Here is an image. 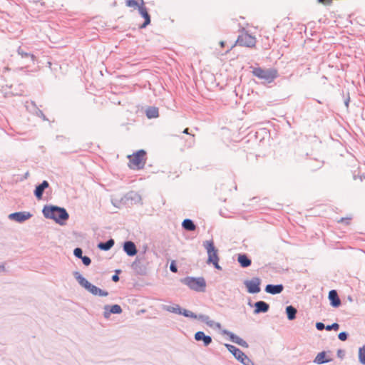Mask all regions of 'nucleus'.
<instances>
[{
    "mask_svg": "<svg viewBox=\"0 0 365 365\" xmlns=\"http://www.w3.org/2000/svg\"><path fill=\"white\" fill-rule=\"evenodd\" d=\"M145 155L146 152L143 149L128 155L129 163L133 165L130 168L137 170L143 168L145 164Z\"/></svg>",
    "mask_w": 365,
    "mask_h": 365,
    "instance_id": "obj_7",
    "label": "nucleus"
},
{
    "mask_svg": "<svg viewBox=\"0 0 365 365\" xmlns=\"http://www.w3.org/2000/svg\"><path fill=\"white\" fill-rule=\"evenodd\" d=\"M349 334L346 331H341L338 334V338L341 341H346L348 339Z\"/></svg>",
    "mask_w": 365,
    "mask_h": 365,
    "instance_id": "obj_35",
    "label": "nucleus"
},
{
    "mask_svg": "<svg viewBox=\"0 0 365 365\" xmlns=\"http://www.w3.org/2000/svg\"><path fill=\"white\" fill-rule=\"evenodd\" d=\"M123 309L118 304H113V305H106L104 307V312H103V317L106 319H108L111 314H119L122 313Z\"/></svg>",
    "mask_w": 365,
    "mask_h": 365,
    "instance_id": "obj_14",
    "label": "nucleus"
},
{
    "mask_svg": "<svg viewBox=\"0 0 365 365\" xmlns=\"http://www.w3.org/2000/svg\"><path fill=\"white\" fill-rule=\"evenodd\" d=\"M5 270V267L3 264L0 265V272H4Z\"/></svg>",
    "mask_w": 365,
    "mask_h": 365,
    "instance_id": "obj_45",
    "label": "nucleus"
},
{
    "mask_svg": "<svg viewBox=\"0 0 365 365\" xmlns=\"http://www.w3.org/2000/svg\"><path fill=\"white\" fill-rule=\"evenodd\" d=\"M25 107L29 112H30L33 114H34L35 113L37 112L36 110H38V108L37 107V106L34 101H31V102L26 101V104H25Z\"/></svg>",
    "mask_w": 365,
    "mask_h": 365,
    "instance_id": "obj_30",
    "label": "nucleus"
},
{
    "mask_svg": "<svg viewBox=\"0 0 365 365\" xmlns=\"http://www.w3.org/2000/svg\"><path fill=\"white\" fill-rule=\"evenodd\" d=\"M337 356L340 359H344L345 356V351L342 349H338L336 352Z\"/></svg>",
    "mask_w": 365,
    "mask_h": 365,
    "instance_id": "obj_42",
    "label": "nucleus"
},
{
    "mask_svg": "<svg viewBox=\"0 0 365 365\" xmlns=\"http://www.w3.org/2000/svg\"><path fill=\"white\" fill-rule=\"evenodd\" d=\"M222 333L224 334L227 335L230 338V340L232 342L235 343L244 348H248V346H249L248 343L246 341H245L243 339L237 336L235 334H234L228 330H225V329L222 331Z\"/></svg>",
    "mask_w": 365,
    "mask_h": 365,
    "instance_id": "obj_12",
    "label": "nucleus"
},
{
    "mask_svg": "<svg viewBox=\"0 0 365 365\" xmlns=\"http://www.w3.org/2000/svg\"><path fill=\"white\" fill-rule=\"evenodd\" d=\"M123 251L129 257H133L138 253V250L135 243L132 241L127 240L124 242L123 245Z\"/></svg>",
    "mask_w": 365,
    "mask_h": 365,
    "instance_id": "obj_15",
    "label": "nucleus"
},
{
    "mask_svg": "<svg viewBox=\"0 0 365 365\" xmlns=\"http://www.w3.org/2000/svg\"><path fill=\"white\" fill-rule=\"evenodd\" d=\"M73 255L76 257H77L78 259H81V257H83L82 249L80 247L75 248L73 250Z\"/></svg>",
    "mask_w": 365,
    "mask_h": 365,
    "instance_id": "obj_34",
    "label": "nucleus"
},
{
    "mask_svg": "<svg viewBox=\"0 0 365 365\" xmlns=\"http://www.w3.org/2000/svg\"><path fill=\"white\" fill-rule=\"evenodd\" d=\"M236 43L241 46L252 47L256 43V39L252 36L245 34L238 36Z\"/></svg>",
    "mask_w": 365,
    "mask_h": 365,
    "instance_id": "obj_9",
    "label": "nucleus"
},
{
    "mask_svg": "<svg viewBox=\"0 0 365 365\" xmlns=\"http://www.w3.org/2000/svg\"><path fill=\"white\" fill-rule=\"evenodd\" d=\"M317 101L319 103H322L321 102V101H319V100H317Z\"/></svg>",
    "mask_w": 365,
    "mask_h": 365,
    "instance_id": "obj_50",
    "label": "nucleus"
},
{
    "mask_svg": "<svg viewBox=\"0 0 365 365\" xmlns=\"http://www.w3.org/2000/svg\"><path fill=\"white\" fill-rule=\"evenodd\" d=\"M225 44V43L224 41H221V42H220V46H221L222 47H224Z\"/></svg>",
    "mask_w": 365,
    "mask_h": 365,
    "instance_id": "obj_48",
    "label": "nucleus"
},
{
    "mask_svg": "<svg viewBox=\"0 0 365 365\" xmlns=\"http://www.w3.org/2000/svg\"><path fill=\"white\" fill-rule=\"evenodd\" d=\"M225 346L227 349V350L232 354L234 357L238 361H242L243 356H245V353L242 351L240 349L236 347L234 345L230 344H225Z\"/></svg>",
    "mask_w": 365,
    "mask_h": 365,
    "instance_id": "obj_17",
    "label": "nucleus"
},
{
    "mask_svg": "<svg viewBox=\"0 0 365 365\" xmlns=\"http://www.w3.org/2000/svg\"><path fill=\"white\" fill-rule=\"evenodd\" d=\"M188 128H185L184 130H183V133H185V134H188Z\"/></svg>",
    "mask_w": 365,
    "mask_h": 365,
    "instance_id": "obj_47",
    "label": "nucleus"
},
{
    "mask_svg": "<svg viewBox=\"0 0 365 365\" xmlns=\"http://www.w3.org/2000/svg\"><path fill=\"white\" fill-rule=\"evenodd\" d=\"M343 97L344 98V105L346 108H349V104L350 102V97H349V93L347 92L346 97L345 96L344 93H343Z\"/></svg>",
    "mask_w": 365,
    "mask_h": 365,
    "instance_id": "obj_40",
    "label": "nucleus"
},
{
    "mask_svg": "<svg viewBox=\"0 0 365 365\" xmlns=\"http://www.w3.org/2000/svg\"><path fill=\"white\" fill-rule=\"evenodd\" d=\"M145 115L148 118H155L159 116L158 108L155 106H149L145 110Z\"/></svg>",
    "mask_w": 365,
    "mask_h": 365,
    "instance_id": "obj_27",
    "label": "nucleus"
},
{
    "mask_svg": "<svg viewBox=\"0 0 365 365\" xmlns=\"http://www.w3.org/2000/svg\"><path fill=\"white\" fill-rule=\"evenodd\" d=\"M37 112L34 113L36 116L42 118L43 120H48L46 115L43 114V111L38 108V110H36Z\"/></svg>",
    "mask_w": 365,
    "mask_h": 365,
    "instance_id": "obj_38",
    "label": "nucleus"
},
{
    "mask_svg": "<svg viewBox=\"0 0 365 365\" xmlns=\"http://www.w3.org/2000/svg\"><path fill=\"white\" fill-rule=\"evenodd\" d=\"M180 282L195 292H201L205 290L206 282L203 277H186L181 279Z\"/></svg>",
    "mask_w": 365,
    "mask_h": 365,
    "instance_id": "obj_5",
    "label": "nucleus"
},
{
    "mask_svg": "<svg viewBox=\"0 0 365 365\" xmlns=\"http://www.w3.org/2000/svg\"><path fill=\"white\" fill-rule=\"evenodd\" d=\"M170 270L173 273L178 272V267H177L175 261L173 260L171 262V263L170 264Z\"/></svg>",
    "mask_w": 365,
    "mask_h": 365,
    "instance_id": "obj_37",
    "label": "nucleus"
},
{
    "mask_svg": "<svg viewBox=\"0 0 365 365\" xmlns=\"http://www.w3.org/2000/svg\"><path fill=\"white\" fill-rule=\"evenodd\" d=\"M120 272L121 271L120 269L115 270V274H113L112 276V277H111L112 281H113L114 282H117L119 281V276H118V274H119V273H120Z\"/></svg>",
    "mask_w": 365,
    "mask_h": 365,
    "instance_id": "obj_39",
    "label": "nucleus"
},
{
    "mask_svg": "<svg viewBox=\"0 0 365 365\" xmlns=\"http://www.w3.org/2000/svg\"><path fill=\"white\" fill-rule=\"evenodd\" d=\"M327 352L325 351H322L317 354L313 362L317 364H324L328 362L331 361V358H327Z\"/></svg>",
    "mask_w": 365,
    "mask_h": 365,
    "instance_id": "obj_25",
    "label": "nucleus"
},
{
    "mask_svg": "<svg viewBox=\"0 0 365 365\" xmlns=\"http://www.w3.org/2000/svg\"><path fill=\"white\" fill-rule=\"evenodd\" d=\"M161 308L163 310L170 313L182 315L188 318L198 319L201 322L205 323L209 327L216 329L221 328V324L210 319L209 316L202 314L197 315L190 310L181 308L178 304H173V306L163 304Z\"/></svg>",
    "mask_w": 365,
    "mask_h": 365,
    "instance_id": "obj_1",
    "label": "nucleus"
},
{
    "mask_svg": "<svg viewBox=\"0 0 365 365\" xmlns=\"http://www.w3.org/2000/svg\"><path fill=\"white\" fill-rule=\"evenodd\" d=\"M17 53L21 58L29 60L30 62L34 63L36 57L28 51L24 49L23 47L19 46L17 49Z\"/></svg>",
    "mask_w": 365,
    "mask_h": 365,
    "instance_id": "obj_23",
    "label": "nucleus"
},
{
    "mask_svg": "<svg viewBox=\"0 0 365 365\" xmlns=\"http://www.w3.org/2000/svg\"><path fill=\"white\" fill-rule=\"evenodd\" d=\"M122 200H123L125 203L135 204L141 200V197L138 192L130 191L125 195Z\"/></svg>",
    "mask_w": 365,
    "mask_h": 365,
    "instance_id": "obj_16",
    "label": "nucleus"
},
{
    "mask_svg": "<svg viewBox=\"0 0 365 365\" xmlns=\"http://www.w3.org/2000/svg\"><path fill=\"white\" fill-rule=\"evenodd\" d=\"M26 68V66L21 67V68H20V70H21V71H24Z\"/></svg>",
    "mask_w": 365,
    "mask_h": 365,
    "instance_id": "obj_49",
    "label": "nucleus"
},
{
    "mask_svg": "<svg viewBox=\"0 0 365 365\" xmlns=\"http://www.w3.org/2000/svg\"><path fill=\"white\" fill-rule=\"evenodd\" d=\"M237 262L242 268H247L252 264L251 259L247 254H238Z\"/></svg>",
    "mask_w": 365,
    "mask_h": 365,
    "instance_id": "obj_24",
    "label": "nucleus"
},
{
    "mask_svg": "<svg viewBox=\"0 0 365 365\" xmlns=\"http://www.w3.org/2000/svg\"><path fill=\"white\" fill-rule=\"evenodd\" d=\"M207 250L208 258L207 263L212 264L215 269H222V267L219 265V257L217 255V250L215 247L212 240L206 241L204 245Z\"/></svg>",
    "mask_w": 365,
    "mask_h": 365,
    "instance_id": "obj_6",
    "label": "nucleus"
},
{
    "mask_svg": "<svg viewBox=\"0 0 365 365\" xmlns=\"http://www.w3.org/2000/svg\"><path fill=\"white\" fill-rule=\"evenodd\" d=\"M73 275L78 284L93 295L99 297H107L108 295V292L107 291L101 289L89 282L78 272H73Z\"/></svg>",
    "mask_w": 365,
    "mask_h": 365,
    "instance_id": "obj_3",
    "label": "nucleus"
},
{
    "mask_svg": "<svg viewBox=\"0 0 365 365\" xmlns=\"http://www.w3.org/2000/svg\"><path fill=\"white\" fill-rule=\"evenodd\" d=\"M339 324L338 323H333L330 325H327V327H325V329L327 331H331V330H334V331H337L339 330Z\"/></svg>",
    "mask_w": 365,
    "mask_h": 365,
    "instance_id": "obj_33",
    "label": "nucleus"
},
{
    "mask_svg": "<svg viewBox=\"0 0 365 365\" xmlns=\"http://www.w3.org/2000/svg\"><path fill=\"white\" fill-rule=\"evenodd\" d=\"M126 6L128 7H138L140 6V3L135 0H127L126 1Z\"/></svg>",
    "mask_w": 365,
    "mask_h": 365,
    "instance_id": "obj_32",
    "label": "nucleus"
},
{
    "mask_svg": "<svg viewBox=\"0 0 365 365\" xmlns=\"http://www.w3.org/2000/svg\"><path fill=\"white\" fill-rule=\"evenodd\" d=\"M317 2L324 5H329L331 3V0H317Z\"/></svg>",
    "mask_w": 365,
    "mask_h": 365,
    "instance_id": "obj_43",
    "label": "nucleus"
},
{
    "mask_svg": "<svg viewBox=\"0 0 365 365\" xmlns=\"http://www.w3.org/2000/svg\"><path fill=\"white\" fill-rule=\"evenodd\" d=\"M49 187V183L47 180H43L41 183L36 185L34 190V195L37 200H40L43 198V195L46 189Z\"/></svg>",
    "mask_w": 365,
    "mask_h": 365,
    "instance_id": "obj_13",
    "label": "nucleus"
},
{
    "mask_svg": "<svg viewBox=\"0 0 365 365\" xmlns=\"http://www.w3.org/2000/svg\"><path fill=\"white\" fill-rule=\"evenodd\" d=\"M81 259L85 266H89L91 263V259L88 256L84 255L83 257H81Z\"/></svg>",
    "mask_w": 365,
    "mask_h": 365,
    "instance_id": "obj_36",
    "label": "nucleus"
},
{
    "mask_svg": "<svg viewBox=\"0 0 365 365\" xmlns=\"http://www.w3.org/2000/svg\"><path fill=\"white\" fill-rule=\"evenodd\" d=\"M315 326L317 329L319 331H322L323 329H325V327H327V326H325L322 322H317Z\"/></svg>",
    "mask_w": 365,
    "mask_h": 365,
    "instance_id": "obj_41",
    "label": "nucleus"
},
{
    "mask_svg": "<svg viewBox=\"0 0 365 365\" xmlns=\"http://www.w3.org/2000/svg\"><path fill=\"white\" fill-rule=\"evenodd\" d=\"M254 76L262 80L264 83H272L279 76L278 71L274 68H262L261 67L252 68Z\"/></svg>",
    "mask_w": 365,
    "mask_h": 365,
    "instance_id": "obj_4",
    "label": "nucleus"
},
{
    "mask_svg": "<svg viewBox=\"0 0 365 365\" xmlns=\"http://www.w3.org/2000/svg\"><path fill=\"white\" fill-rule=\"evenodd\" d=\"M359 361L361 364L365 365V345L359 349Z\"/></svg>",
    "mask_w": 365,
    "mask_h": 365,
    "instance_id": "obj_31",
    "label": "nucleus"
},
{
    "mask_svg": "<svg viewBox=\"0 0 365 365\" xmlns=\"http://www.w3.org/2000/svg\"><path fill=\"white\" fill-rule=\"evenodd\" d=\"M248 304H249L250 306H251V307L252 306V303H251V302H249V303H248Z\"/></svg>",
    "mask_w": 365,
    "mask_h": 365,
    "instance_id": "obj_51",
    "label": "nucleus"
},
{
    "mask_svg": "<svg viewBox=\"0 0 365 365\" xmlns=\"http://www.w3.org/2000/svg\"><path fill=\"white\" fill-rule=\"evenodd\" d=\"M182 227L186 231H195L197 228L193 220L190 219H185L182 222Z\"/></svg>",
    "mask_w": 365,
    "mask_h": 365,
    "instance_id": "obj_28",
    "label": "nucleus"
},
{
    "mask_svg": "<svg viewBox=\"0 0 365 365\" xmlns=\"http://www.w3.org/2000/svg\"><path fill=\"white\" fill-rule=\"evenodd\" d=\"M23 93H24V90L21 89L19 91H16V92L14 93V94L17 95V96H21V95H23Z\"/></svg>",
    "mask_w": 365,
    "mask_h": 365,
    "instance_id": "obj_44",
    "label": "nucleus"
},
{
    "mask_svg": "<svg viewBox=\"0 0 365 365\" xmlns=\"http://www.w3.org/2000/svg\"><path fill=\"white\" fill-rule=\"evenodd\" d=\"M350 219L349 218H346V219H344V218H341V220L339 222H343V221H346V223H348V221Z\"/></svg>",
    "mask_w": 365,
    "mask_h": 365,
    "instance_id": "obj_46",
    "label": "nucleus"
},
{
    "mask_svg": "<svg viewBox=\"0 0 365 365\" xmlns=\"http://www.w3.org/2000/svg\"><path fill=\"white\" fill-rule=\"evenodd\" d=\"M32 216V214L29 212L21 211L9 214V219L19 223H22L26 220L30 219Z\"/></svg>",
    "mask_w": 365,
    "mask_h": 365,
    "instance_id": "obj_10",
    "label": "nucleus"
},
{
    "mask_svg": "<svg viewBox=\"0 0 365 365\" xmlns=\"http://www.w3.org/2000/svg\"><path fill=\"white\" fill-rule=\"evenodd\" d=\"M43 216L47 219H51L60 225H65L69 218V215L64 207L56 205H45L42 210Z\"/></svg>",
    "mask_w": 365,
    "mask_h": 365,
    "instance_id": "obj_2",
    "label": "nucleus"
},
{
    "mask_svg": "<svg viewBox=\"0 0 365 365\" xmlns=\"http://www.w3.org/2000/svg\"><path fill=\"white\" fill-rule=\"evenodd\" d=\"M140 1V6H138V11L141 16L144 19V22L139 26L140 29H145L150 24V16L148 11L147 8L144 6L145 2L143 0Z\"/></svg>",
    "mask_w": 365,
    "mask_h": 365,
    "instance_id": "obj_11",
    "label": "nucleus"
},
{
    "mask_svg": "<svg viewBox=\"0 0 365 365\" xmlns=\"http://www.w3.org/2000/svg\"><path fill=\"white\" fill-rule=\"evenodd\" d=\"M194 338L197 341H202L205 346H209L212 341V337L209 335H206L202 331H197L195 334Z\"/></svg>",
    "mask_w": 365,
    "mask_h": 365,
    "instance_id": "obj_21",
    "label": "nucleus"
},
{
    "mask_svg": "<svg viewBox=\"0 0 365 365\" xmlns=\"http://www.w3.org/2000/svg\"><path fill=\"white\" fill-rule=\"evenodd\" d=\"M115 244L113 239L110 238L106 242H101L98 244V248L101 250L108 251L110 250Z\"/></svg>",
    "mask_w": 365,
    "mask_h": 365,
    "instance_id": "obj_26",
    "label": "nucleus"
},
{
    "mask_svg": "<svg viewBox=\"0 0 365 365\" xmlns=\"http://www.w3.org/2000/svg\"><path fill=\"white\" fill-rule=\"evenodd\" d=\"M131 267L138 274L145 275L146 274V267L140 262L138 257L133 261Z\"/></svg>",
    "mask_w": 365,
    "mask_h": 365,
    "instance_id": "obj_18",
    "label": "nucleus"
},
{
    "mask_svg": "<svg viewBox=\"0 0 365 365\" xmlns=\"http://www.w3.org/2000/svg\"><path fill=\"white\" fill-rule=\"evenodd\" d=\"M244 284L250 294H257L261 291V279L259 277H253L250 280H245Z\"/></svg>",
    "mask_w": 365,
    "mask_h": 365,
    "instance_id": "obj_8",
    "label": "nucleus"
},
{
    "mask_svg": "<svg viewBox=\"0 0 365 365\" xmlns=\"http://www.w3.org/2000/svg\"><path fill=\"white\" fill-rule=\"evenodd\" d=\"M328 298L330 302V305L332 307L337 308L341 304V302L338 295V293H337L336 290H335V289H331L329 291Z\"/></svg>",
    "mask_w": 365,
    "mask_h": 365,
    "instance_id": "obj_19",
    "label": "nucleus"
},
{
    "mask_svg": "<svg viewBox=\"0 0 365 365\" xmlns=\"http://www.w3.org/2000/svg\"><path fill=\"white\" fill-rule=\"evenodd\" d=\"M284 289V286L282 284H269L266 285L264 291L267 293L271 294H280Z\"/></svg>",
    "mask_w": 365,
    "mask_h": 365,
    "instance_id": "obj_22",
    "label": "nucleus"
},
{
    "mask_svg": "<svg viewBox=\"0 0 365 365\" xmlns=\"http://www.w3.org/2000/svg\"><path fill=\"white\" fill-rule=\"evenodd\" d=\"M254 314L266 313L269 309V304L264 301H257L254 304Z\"/></svg>",
    "mask_w": 365,
    "mask_h": 365,
    "instance_id": "obj_20",
    "label": "nucleus"
},
{
    "mask_svg": "<svg viewBox=\"0 0 365 365\" xmlns=\"http://www.w3.org/2000/svg\"><path fill=\"white\" fill-rule=\"evenodd\" d=\"M297 313V309L292 305H289L286 307V314L289 320L292 321L295 319Z\"/></svg>",
    "mask_w": 365,
    "mask_h": 365,
    "instance_id": "obj_29",
    "label": "nucleus"
}]
</instances>
